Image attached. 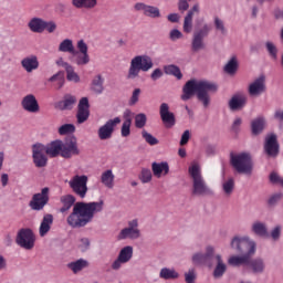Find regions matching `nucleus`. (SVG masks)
I'll return each mask as SVG.
<instances>
[{
  "label": "nucleus",
  "mask_w": 283,
  "mask_h": 283,
  "mask_svg": "<svg viewBox=\"0 0 283 283\" xmlns=\"http://www.w3.org/2000/svg\"><path fill=\"white\" fill-rule=\"evenodd\" d=\"M60 213H67V211L76 205V197L73 195H64L60 197Z\"/></svg>",
  "instance_id": "31"
},
{
  "label": "nucleus",
  "mask_w": 283,
  "mask_h": 283,
  "mask_svg": "<svg viewBox=\"0 0 283 283\" xmlns=\"http://www.w3.org/2000/svg\"><path fill=\"white\" fill-rule=\"evenodd\" d=\"M48 202H50V189L44 187L40 192L32 196L29 207L32 209V211H43Z\"/></svg>",
  "instance_id": "12"
},
{
  "label": "nucleus",
  "mask_w": 283,
  "mask_h": 283,
  "mask_svg": "<svg viewBox=\"0 0 283 283\" xmlns=\"http://www.w3.org/2000/svg\"><path fill=\"white\" fill-rule=\"evenodd\" d=\"M55 65H57V67H64L65 72L67 71L69 67L72 66L70 63L65 62V60H63V57H59L55 61Z\"/></svg>",
  "instance_id": "63"
},
{
  "label": "nucleus",
  "mask_w": 283,
  "mask_h": 283,
  "mask_svg": "<svg viewBox=\"0 0 283 283\" xmlns=\"http://www.w3.org/2000/svg\"><path fill=\"white\" fill-rule=\"evenodd\" d=\"M213 261H216V266L213 270V277L214 280H221L223 277L224 273H227V263L222 260L221 254H216L213 258Z\"/></svg>",
  "instance_id": "25"
},
{
  "label": "nucleus",
  "mask_w": 283,
  "mask_h": 283,
  "mask_svg": "<svg viewBox=\"0 0 283 283\" xmlns=\"http://www.w3.org/2000/svg\"><path fill=\"white\" fill-rule=\"evenodd\" d=\"M52 224H54V216H52L51 213L44 214L39 228V233L41 238H45V234L50 233Z\"/></svg>",
  "instance_id": "28"
},
{
  "label": "nucleus",
  "mask_w": 283,
  "mask_h": 283,
  "mask_svg": "<svg viewBox=\"0 0 283 283\" xmlns=\"http://www.w3.org/2000/svg\"><path fill=\"white\" fill-rule=\"evenodd\" d=\"M66 266L70 271H72V273H74V275H78L81 271L90 266V261L85 259H78L76 261L67 263Z\"/></svg>",
  "instance_id": "30"
},
{
  "label": "nucleus",
  "mask_w": 283,
  "mask_h": 283,
  "mask_svg": "<svg viewBox=\"0 0 283 283\" xmlns=\"http://www.w3.org/2000/svg\"><path fill=\"white\" fill-rule=\"evenodd\" d=\"M230 163L238 174L251 176L253 174V159L248 153H238L230 156Z\"/></svg>",
  "instance_id": "6"
},
{
  "label": "nucleus",
  "mask_w": 283,
  "mask_h": 283,
  "mask_svg": "<svg viewBox=\"0 0 283 283\" xmlns=\"http://www.w3.org/2000/svg\"><path fill=\"white\" fill-rule=\"evenodd\" d=\"M169 39L171 41H178V39H182V32L178 29H172L169 33Z\"/></svg>",
  "instance_id": "58"
},
{
  "label": "nucleus",
  "mask_w": 283,
  "mask_h": 283,
  "mask_svg": "<svg viewBox=\"0 0 283 283\" xmlns=\"http://www.w3.org/2000/svg\"><path fill=\"white\" fill-rule=\"evenodd\" d=\"M114 172L112 169L105 170L101 175V182L104 185V187H107V189H114V180H115Z\"/></svg>",
  "instance_id": "38"
},
{
  "label": "nucleus",
  "mask_w": 283,
  "mask_h": 283,
  "mask_svg": "<svg viewBox=\"0 0 283 283\" xmlns=\"http://www.w3.org/2000/svg\"><path fill=\"white\" fill-rule=\"evenodd\" d=\"M45 20L41 18H33L29 21L28 28L31 32H35L36 34H42L44 32Z\"/></svg>",
  "instance_id": "34"
},
{
  "label": "nucleus",
  "mask_w": 283,
  "mask_h": 283,
  "mask_svg": "<svg viewBox=\"0 0 283 283\" xmlns=\"http://www.w3.org/2000/svg\"><path fill=\"white\" fill-rule=\"evenodd\" d=\"M21 107L29 114H39L41 112V106H39V101L34 94L25 95L21 101Z\"/></svg>",
  "instance_id": "20"
},
{
  "label": "nucleus",
  "mask_w": 283,
  "mask_h": 283,
  "mask_svg": "<svg viewBox=\"0 0 283 283\" xmlns=\"http://www.w3.org/2000/svg\"><path fill=\"white\" fill-rule=\"evenodd\" d=\"M78 247H80L81 251L83 253H85V251L90 250V239H87V238L81 239Z\"/></svg>",
  "instance_id": "59"
},
{
  "label": "nucleus",
  "mask_w": 283,
  "mask_h": 283,
  "mask_svg": "<svg viewBox=\"0 0 283 283\" xmlns=\"http://www.w3.org/2000/svg\"><path fill=\"white\" fill-rule=\"evenodd\" d=\"M256 243L249 235H235L230 241V249L241 255H231L228 259L230 266H242L249 264L251 258L255 255Z\"/></svg>",
  "instance_id": "3"
},
{
  "label": "nucleus",
  "mask_w": 283,
  "mask_h": 283,
  "mask_svg": "<svg viewBox=\"0 0 283 283\" xmlns=\"http://www.w3.org/2000/svg\"><path fill=\"white\" fill-rule=\"evenodd\" d=\"M21 65L30 74L34 70H39V57L36 55L27 56L21 61Z\"/></svg>",
  "instance_id": "29"
},
{
  "label": "nucleus",
  "mask_w": 283,
  "mask_h": 283,
  "mask_svg": "<svg viewBox=\"0 0 283 283\" xmlns=\"http://www.w3.org/2000/svg\"><path fill=\"white\" fill-rule=\"evenodd\" d=\"M165 74H168L169 76H175L176 78H178V81H180V78H182V72H180V67L170 64L165 66Z\"/></svg>",
  "instance_id": "45"
},
{
  "label": "nucleus",
  "mask_w": 283,
  "mask_h": 283,
  "mask_svg": "<svg viewBox=\"0 0 283 283\" xmlns=\"http://www.w3.org/2000/svg\"><path fill=\"white\" fill-rule=\"evenodd\" d=\"M216 258V248L212 245L206 247L205 252H196L192 254L191 262L196 266H208L213 269V259Z\"/></svg>",
  "instance_id": "8"
},
{
  "label": "nucleus",
  "mask_w": 283,
  "mask_h": 283,
  "mask_svg": "<svg viewBox=\"0 0 283 283\" xmlns=\"http://www.w3.org/2000/svg\"><path fill=\"white\" fill-rule=\"evenodd\" d=\"M142 137L148 145H158V138H156L154 135L145 129L142 130Z\"/></svg>",
  "instance_id": "51"
},
{
  "label": "nucleus",
  "mask_w": 283,
  "mask_h": 283,
  "mask_svg": "<svg viewBox=\"0 0 283 283\" xmlns=\"http://www.w3.org/2000/svg\"><path fill=\"white\" fill-rule=\"evenodd\" d=\"M139 178L144 185H147V182H151V178H153L151 170L147 168H143Z\"/></svg>",
  "instance_id": "53"
},
{
  "label": "nucleus",
  "mask_w": 283,
  "mask_h": 283,
  "mask_svg": "<svg viewBox=\"0 0 283 283\" xmlns=\"http://www.w3.org/2000/svg\"><path fill=\"white\" fill-rule=\"evenodd\" d=\"M132 258H134V247L126 245L122 248L117 258L112 262L111 269L113 271H120L124 264L132 262Z\"/></svg>",
  "instance_id": "13"
},
{
  "label": "nucleus",
  "mask_w": 283,
  "mask_h": 283,
  "mask_svg": "<svg viewBox=\"0 0 283 283\" xmlns=\"http://www.w3.org/2000/svg\"><path fill=\"white\" fill-rule=\"evenodd\" d=\"M222 191L226 196H231L233 193V190L235 189V179L228 178L222 181Z\"/></svg>",
  "instance_id": "41"
},
{
  "label": "nucleus",
  "mask_w": 283,
  "mask_h": 283,
  "mask_svg": "<svg viewBox=\"0 0 283 283\" xmlns=\"http://www.w3.org/2000/svg\"><path fill=\"white\" fill-rule=\"evenodd\" d=\"M216 92H218V84L216 82L190 80L184 85L181 101H189L197 94L198 101L207 108L211 103L210 94H216Z\"/></svg>",
  "instance_id": "2"
},
{
  "label": "nucleus",
  "mask_w": 283,
  "mask_h": 283,
  "mask_svg": "<svg viewBox=\"0 0 283 283\" xmlns=\"http://www.w3.org/2000/svg\"><path fill=\"white\" fill-rule=\"evenodd\" d=\"M264 149L268 156H277L280 151V145H277V136H275V134H271L265 138Z\"/></svg>",
  "instance_id": "23"
},
{
  "label": "nucleus",
  "mask_w": 283,
  "mask_h": 283,
  "mask_svg": "<svg viewBox=\"0 0 283 283\" xmlns=\"http://www.w3.org/2000/svg\"><path fill=\"white\" fill-rule=\"evenodd\" d=\"M134 10H136V12H143L144 17H147L148 19H163L160 8L157 6L147 4L145 2H137L134 6Z\"/></svg>",
  "instance_id": "16"
},
{
  "label": "nucleus",
  "mask_w": 283,
  "mask_h": 283,
  "mask_svg": "<svg viewBox=\"0 0 283 283\" xmlns=\"http://www.w3.org/2000/svg\"><path fill=\"white\" fill-rule=\"evenodd\" d=\"M66 81H70L71 83H81V76L74 71V66L72 65L66 71Z\"/></svg>",
  "instance_id": "47"
},
{
  "label": "nucleus",
  "mask_w": 283,
  "mask_h": 283,
  "mask_svg": "<svg viewBox=\"0 0 283 283\" xmlns=\"http://www.w3.org/2000/svg\"><path fill=\"white\" fill-rule=\"evenodd\" d=\"M105 77L103 75L97 74L93 77L92 83H91V90L94 92V94H102L105 92Z\"/></svg>",
  "instance_id": "33"
},
{
  "label": "nucleus",
  "mask_w": 283,
  "mask_h": 283,
  "mask_svg": "<svg viewBox=\"0 0 283 283\" xmlns=\"http://www.w3.org/2000/svg\"><path fill=\"white\" fill-rule=\"evenodd\" d=\"M90 178L86 175H75L69 180V187L78 198L87 196V182Z\"/></svg>",
  "instance_id": "9"
},
{
  "label": "nucleus",
  "mask_w": 283,
  "mask_h": 283,
  "mask_svg": "<svg viewBox=\"0 0 283 283\" xmlns=\"http://www.w3.org/2000/svg\"><path fill=\"white\" fill-rule=\"evenodd\" d=\"M76 105V97L74 95H65L64 99L59 102L57 108L63 111L73 109Z\"/></svg>",
  "instance_id": "39"
},
{
  "label": "nucleus",
  "mask_w": 283,
  "mask_h": 283,
  "mask_svg": "<svg viewBox=\"0 0 283 283\" xmlns=\"http://www.w3.org/2000/svg\"><path fill=\"white\" fill-rule=\"evenodd\" d=\"M151 169L155 178H163V176H167V174H169V164L166 161L153 163Z\"/></svg>",
  "instance_id": "32"
},
{
  "label": "nucleus",
  "mask_w": 283,
  "mask_h": 283,
  "mask_svg": "<svg viewBox=\"0 0 283 283\" xmlns=\"http://www.w3.org/2000/svg\"><path fill=\"white\" fill-rule=\"evenodd\" d=\"M77 50V54L73 55L75 56L74 63L77 64L80 67H83V65H87L91 61L87 43H85L84 40H78Z\"/></svg>",
  "instance_id": "18"
},
{
  "label": "nucleus",
  "mask_w": 283,
  "mask_h": 283,
  "mask_svg": "<svg viewBox=\"0 0 283 283\" xmlns=\"http://www.w3.org/2000/svg\"><path fill=\"white\" fill-rule=\"evenodd\" d=\"M265 45V50L269 54V56L273 60V61H277V45H275V42L273 41H266L264 43Z\"/></svg>",
  "instance_id": "43"
},
{
  "label": "nucleus",
  "mask_w": 283,
  "mask_h": 283,
  "mask_svg": "<svg viewBox=\"0 0 283 283\" xmlns=\"http://www.w3.org/2000/svg\"><path fill=\"white\" fill-rule=\"evenodd\" d=\"M139 227L140 223L138 222V219L129 220L127 227L118 232L117 240L119 242L123 240H140V238H143V232Z\"/></svg>",
  "instance_id": "7"
},
{
  "label": "nucleus",
  "mask_w": 283,
  "mask_h": 283,
  "mask_svg": "<svg viewBox=\"0 0 283 283\" xmlns=\"http://www.w3.org/2000/svg\"><path fill=\"white\" fill-rule=\"evenodd\" d=\"M59 52H66L72 54V56H76V54H78V51L74 48V42L70 39H65L60 43Z\"/></svg>",
  "instance_id": "37"
},
{
  "label": "nucleus",
  "mask_w": 283,
  "mask_h": 283,
  "mask_svg": "<svg viewBox=\"0 0 283 283\" xmlns=\"http://www.w3.org/2000/svg\"><path fill=\"white\" fill-rule=\"evenodd\" d=\"M193 14H200V4H193L192 8L186 14L185 19L193 21Z\"/></svg>",
  "instance_id": "54"
},
{
  "label": "nucleus",
  "mask_w": 283,
  "mask_h": 283,
  "mask_svg": "<svg viewBox=\"0 0 283 283\" xmlns=\"http://www.w3.org/2000/svg\"><path fill=\"white\" fill-rule=\"evenodd\" d=\"M90 118V99L87 97H82L77 105L76 119L78 125L87 122Z\"/></svg>",
  "instance_id": "22"
},
{
  "label": "nucleus",
  "mask_w": 283,
  "mask_h": 283,
  "mask_svg": "<svg viewBox=\"0 0 283 283\" xmlns=\"http://www.w3.org/2000/svg\"><path fill=\"white\" fill-rule=\"evenodd\" d=\"M211 32V27L209 23H203L202 28L195 31L191 41V50L192 52H200V50H205V39L209 36Z\"/></svg>",
  "instance_id": "11"
},
{
  "label": "nucleus",
  "mask_w": 283,
  "mask_h": 283,
  "mask_svg": "<svg viewBox=\"0 0 283 283\" xmlns=\"http://www.w3.org/2000/svg\"><path fill=\"white\" fill-rule=\"evenodd\" d=\"M251 231L252 233H254V235H259V238H266V235H269V229L266 228V223L262 221L253 222Z\"/></svg>",
  "instance_id": "35"
},
{
  "label": "nucleus",
  "mask_w": 283,
  "mask_h": 283,
  "mask_svg": "<svg viewBox=\"0 0 283 283\" xmlns=\"http://www.w3.org/2000/svg\"><path fill=\"white\" fill-rule=\"evenodd\" d=\"M247 105V95L239 93V94H234L229 103V109L231 112H239V109L244 108V106Z\"/></svg>",
  "instance_id": "24"
},
{
  "label": "nucleus",
  "mask_w": 283,
  "mask_h": 283,
  "mask_svg": "<svg viewBox=\"0 0 283 283\" xmlns=\"http://www.w3.org/2000/svg\"><path fill=\"white\" fill-rule=\"evenodd\" d=\"M266 92V77L264 75L259 76L252 83L249 84L248 94L251 98H258Z\"/></svg>",
  "instance_id": "17"
},
{
  "label": "nucleus",
  "mask_w": 283,
  "mask_h": 283,
  "mask_svg": "<svg viewBox=\"0 0 283 283\" xmlns=\"http://www.w3.org/2000/svg\"><path fill=\"white\" fill-rule=\"evenodd\" d=\"M249 269L254 275H262L264 271H266V263L264 262V259L262 258H256L253 260H250L249 263Z\"/></svg>",
  "instance_id": "27"
},
{
  "label": "nucleus",
  "mask_w": 283,
  "mask_h": 283,
  "mask_svg": "<svg viewBox=\"0 0 283 283\" xmlns=\"http://www.w3.org/2000/svg\"><path fill=\"white\" fill-rule=\"evenodd\" d=\"M264 118L259 117L256 119H254L251 124L252 127V134H254V136H258V134H261V132L264 129Z\"/></svg>",
  "instance_id": "46"
},
{
  "label": "nucleus",
  "mask_w": 283,
  "mask_h": 283,
  "mask_svg": "<svg viewBox=\"0 0 283 283\" xmlns=\"http://www.w3.org/2000/svg\"><path fill=\"white\" fill-rule=\"evenodd\" d=\"M45 153L51 158H56V156H62L63 154V140H54L51 144L44 146Z\"/></svg>",
  "instance_id": "26"
},
{
  "label": "nucleus",
  "mask_w": 283,
  "mask_h": 283,
  "mask_svg": "<svg viewBox=\"0 0 283 283\" xmlns=\"http://www.w3.org/2000/svg\"><path fill=\"white\" fill-rule=\"evenodd\" d=\"M188 174L192 180V196H199L205 198V196H213V189L209 187L205 176H202V168L197 161H192L188 168Z\"/></svg>",
  "instance_id": "4"
},
{
  "label": "nucleus",
  "mask_w": 283,
  "mask_h": 283,
  "mask_svg": "<svg viewBox=\"0 0 283 283\" xmlns=\"http://www.w3.org/2000/svg\"><path fill=\"white\" fill-rule=\"evenodd\" d=\"M49 32V34H52L56 32V22L54 21H44V31Z\"/></svg>",
  "instance_id": "56"
},
{
  "label": "nucleus",
  "mask_w": 283,
  "mask_h": 283,
  "mask_svg": "<svg viewBox=\"0 0 283 283\" xmlns=\"http://www.w3.org/2000/svg\"><path fill=\"white\" fill-rule=\"evenodd\" d=\"M159 277H161V280H178L180 274L174 269L163 268L159 272Z\"/></svg>",
  "instance_id": "40"
},
{
  "label": "nucleus",
  "mask_w": 283,
  "mask_h": 283,
  "mask_svg": "<svg viewBox=\"0 0 283 283\" xmlns=\"http://www.w3.org/2000/svg\"><path fill=\"white\" fill-rule=\"evenodd\" d=\"M45 145L35 144L32 146V156L35 167H45L48 165V156H45Z\"/></svg>",
  "instance_id": "19"
},
{
  "label": "nucleus",
  "mask_w": 283,
  "mask_h": 283,
  "mask_svg": "<svg viewBox=\"0 0 283 283\" xmlns=\"http://www.w3.org/2000/svg\"><path fill=\"white\" fill-rule=\"evenodd\" d=\"M154 69V60L147 54L136 55L130 60L126 78L136 81L140 77L142 72H149Z\"/></svg>",
  "instance_id": "5"
},
{
  "label": "nucleus",
  "mask_w": 283,
  "mask_h": 283,
  "mask_svg": "<svg viewBox=\"0 0 283 283\" xmlns=\"http://www.w3.org/2000/svg\"><path fill=\"white\" fill-rule=\"evenodd\" d=\"M238 57L232 56L224 65V73L233 75L238 72Z\"/></svg>",
  "instance_id": "42"
},
{
  "label": "nucleus",
  "mask_w": 283,
  "mask_h": 283,
  "mask_svg": "<svg viewBox=\"0 0 283 283\" xmlns=\"http://www.w3.org/2000/svg\"><path fill=\"white\" fill-rule=\"evenodd\" d=\"M15 242L19 247L25 249L27 251L34 249V232H32L30 229L19 230Z\"/></svg>",
  "instance_id": "15"
},
{
  "label": "nucleus",
  "mask_w": 283,
  "mask_h": 283,
  "mask_svg": "<svg viewBox=\"0 0 283 283\" xmlns=\"http://www.w3.org/2000/svg\"><path fill=\"white\" fill-rule=\"evenodd\" d=\"M123 138H127L132 134V120H124L120 129Z\"/></svg>",
  "instance_id": "52"
},
{
  "label": "nucleus",
  "mask_w": 283,
  "mask_h": 283,
  "mask_svg": "<svg viewBox=\"0 0 283 283\" xmlns=\"http://www.w3.org/2000/svg\"><path fill=\"white\" fill-rule=\"evenodd\" d=\"M193 30V20H189L188 18H184V32L186 34H190V32Z\"/></svg>",
  "instance_id": "57"
},
{
  "label": "nucleus",
  "mask_w": 283,
  "mask_h": 283,
  "mask_svg": "<svg viewBox=\"0 0 283 283\" xmlns=\"http://www.w3.org/2000/svg\"><path fill=\"white\" fill-rule=\"evenodd\" d=\"M147 125V115L145 113H139L135 116V127L137 129H143Z\"/></svg>",
  "instance_id": "50"
},
{
  "label": "nucleus",
  "mask_w": 283,
  "mask_h": 283,
  "mask_svg": "<svg viewBox=\"0 0 283 283\" xmlns=\"http://www.w3.org/2000/svg\"><path fill=\"white\" fill-rule=\"evenodd\" d=\"M189 1L190 0H179L178 1L179 12H187V10H189Z\"/></svg>",
  "instance_id": "60"
},
{
  "label": "nucleus",
  "mask_w": 283,
  "mask_h": 283,
  "mask_svg": "<svg viewBox=\"0 0 283 283\" xmlns=\"http://www.w3.org/2000/svg\"><path fill=\"white\" fill-rule=\"evenodd\" d=\"M74 156H81V148L76 136L70 135L62 142V158L70 159Z\"/></svg>",
  "instance_id": "10"
},
{
  "label": "nucleus",
  "mask_w": 283,
  "mask_h": 283,
  "mask_svg": "<svg viewBox=\"0 0 283 283\" xmlns=\"http://www.w3.org/2000/svg\"><path fill=\"white\" fill-rule=\"evenodd\" d=\"M118 125H120V117L106 120L105 124L97 129L99 140H109V138L114 136V132H116Z\"/></svg>",
  "instance_id": "14"
},
{
  "label": "nucleus",
  "mask_w": 283,
  "mask_h": 283,
  "mask_svg": "<svg viewBox=\"0 0 283 283\" xmlns=\"http://www.w3.org/2000/svg\"><path fill=\"white\" fill-rule=\"evenodd\" d=\"M191 138V132L185 130L181 135L180 145L181 147L187 145L189 143V139Z\"/></svg>",
  "instance_id": "61"
},
{
  "label": "nucleus",
  "mask_w": 283,
  "mask_h": 283,
  "mask_svg": "<svg viewBox=\"0 0 283 283\" xmlns=\"http://www.w3.org/2000/svg\"><path fill=\"white\" fill-rule=\"evenodd\" d=\"M213 23L217 32H220V34H223V35L227 34L228 30L222 19H220L219 17H214Z\"/></svg>",
  "instance_id": "49"
},
{
  "label": "nucleus",
  "mask_w": 283,
  "mask_h": 283,
  "mask_svg": "<svg viewBox=\"0 0 283 283\" xmlns=\"http://www.w3.org/2000/svg\"><path fill=\"white\" fill-rule=\"evenodd\" d=\"M65 73L63 71H59L57 73H55L54 75H52L49 78V83H56L57 82V90H61V87H63V85H65Z\"/></svg>",
  "instance_id": "44"
},
{
  "label": "nucleus",
  "mask_w": 283,
  "mask_h": 283,
  "mask_svg": "<svg viewBox=\"0 0 283 283\" xmlns=\"http://www.w3.org/2000/svg\"><path fill=\"white\" fill-rule=\"evenodd\" d=\"M159 116L168 129L176 125V115L169 111V104L161 103L159 107Z\"/></svg>",
  "instance_id": "21"
},
{
  "label": "nucleus",
  "mask_w": 283,
  "mask_h": 283,
  "mask_svg": "<svg viewBox=\"0 0 283 283\" xmlns=\"http://www.w3.org/2000/svg\"><path fill=\"white\" fill-rule=\"evenodd\" d=\"M140 88H135L134 91H133V94H132V96H130V98H129V105H136V103H138V101H139V98H140Z\"/></svg>",
  "instance_id": "55"
},
{
  "label": "nucleus",
  "mask_w": 283,
  "mask_h": 283,
  "mask_svg": "<svg viewBox=\"0 0 283 283\" xmlns=\"http://www.w3.org/2000/svg\"><path fill=\"white\" fill-rule=\"evenodd\" d=\"M73 8H77L78 10L85 8L86 10H92L98 6V0H72Z\"/></svg>",
  "instance_id": "36"
},
{
  "label": "nucleus",
  "mask_w": 283,
  "mask_h": 283,
  "mask_svg": "<svg viewBox=\"0 0 283 283\" xmlns=\"http://www.w3.org/2000/svg\"><path fill=\"white\" fill-rule=\"evenodd\" d=\"M280 235H282V227L276 226L271 232V238L272 240H280Z\"/></svg>",
  "instance_id": "62"
},
{
  "label": "nucleus",
  "mask_w": 283,
  "mask_h": 283,
  "mask_svg": "<svg viewBox=\"0 0 283 283\" xmlns=\"http://www.w3.org/2000/svg\"><path fill=\"white\" fill-rule=\"evenodd\" d=\"M103 201L83 202L78 201L73 206L72 212L66 218V223L72 229H83L94 220L96 213H101L104 207Z\"/></svg>",
  "instance_id": "1"
},
{
  "label": "nucleus",
  "mask_w": 283,
  "mask_h": 283,
  "mask_svg": "<svg viewBox=\"0 0 283 283\" xmlns=\"http://www.w3.org/2000/svg\"><path fill=\"white\" fill-rule=\"evenodd\" d=\"M150 78L153 81H158V78H163V70L160 69H155L153 73L150 74Z\"/></svg>",
  "instance_id": "64"
},
{
  "label": "nucleus",
  "mask_w": 283,
  "mask_h": 283,
  "mask_svg": "<svg viewBox=\"0 0 283 283\" xmlns=\"http://www.w3.org/2000/svg\"><path fill=\"white\" fill-rule=\"evenodd\" d=\"M60 136H67V134H74L76 132V126L74 124H64L59 128Z\"/></svg>",
  "instance_id": "48"
}]
</instances>
